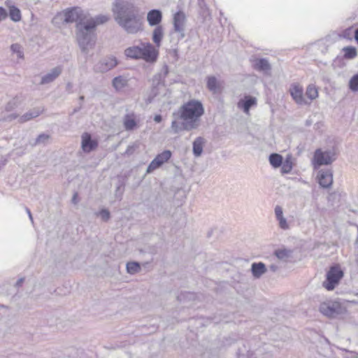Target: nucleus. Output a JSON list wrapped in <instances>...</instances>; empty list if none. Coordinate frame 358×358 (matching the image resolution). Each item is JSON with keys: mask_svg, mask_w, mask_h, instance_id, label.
I'll list each match as a JSON object with an SVG mask.
<instances>
[{"mask_svg": "<svg viewBox=\"0 0 358 358\" xmlns=\"http://www.w3.org/2000/svg\"><path fill=\"white\" fill-rule=\"evenodd\" d=\"M357 243H358V238H357Z\"/></svg>", "mask_w": 358, "mask_h": 358, "instance_id": "56", "label": "nucleus"}, {"mask_svg": "<svg viewBox=\"0 0 358 358\" xmlns=\"http://www.w3.org/2000/svg\"><path fill=\"white\" fill-rule=\"evenodd\" d=\"M269 269L273 272H276L279 269V266L276 264H272L269 266Z\"/></svg>", "mask_w": 358, "mask_h": 358, "instance_id": "47", "label": "nucleus"}, {"mask_svg": "<svg viewBox=\"0 0 358 358\" xmlns=\"http://www.w3.org/2000/svg\"><path fill=\"white\" fill-rule=\"evenodd\" d=\"M306 96L310 101H313L318 96V90L315 85L310 84L307 86Z\"/></svg>", "mask_w": 358, "mask_h": 358, "instance_id": "29", "label": "nucleus"}, {"mask_svg": "<svg viewBox=\"0 0 358 358\" xmlns=\"http://www.w3.org/2000/svg\"><path fill=\"white\" fill-rule=\"evenodd\" d=\"M185 15L182 11L177 12L173 16V28L180 34V38L185 37Z\"/></svg>", "mask_w": 358, "mask_h": 358, "instance_id": "11", "label": "nucleus"}, {"mask_svg": "<svg viewBox=\"0 0 358 358\" xmlns=\"http://www.w3.org/2000/svg\"><path fill=\"white\" fill-rule=\"evenodd\" d=\"M319 184L324 188H329L333 183V171L331 169H321L317 175Z\"/></svg>", "mask_w": 358, "mask_h": 358, "instance_id": "12", "label": "nucleus"}, {"mask_svg": "<svg viewBox=\"0 0 358 358\" xmlns=\"http://www.w3.org/2000/svg\"><path fill=\"white\" fill-rule=\"evenodd\" d=\"M80 108H81V106H80V107H79V108H75V109L73 110V113H76V112L79 111Z\"/></svg>", "mask_w": 358, "mask_h": 358, "instance_id": "53", "label": "nucleus"}, {"mask_svg": "<svg viewBox=\"0 0 358 358\" xmlns=\"http://www.w3.org/2000/svg\"><path fill=\"white\" fill-rule=\"evenodd\" d=\"M292 156L291 155H287L285 161L282 160L281 166V172L282 173H289L292 171L293 168Z\"/></svg>", "mask_w": 358, "mask_h": 358, "instance_id": "27", "label": "nucleus"}, {"mask_svg": "<svg viewBox=\"0 0 358 358\" xmlns=\"http://www.w3.org/2000/svg\"><path fill=\"white\" fill-rule=\"evenodd\" d=\"M98 146L96 141L92 139L91 135L85 133L82 136V149L85 152H90Z\"/></svg>", "mask_w": 358, "mask_h": 358, "instance_id": "13", "label": "nucleus"}, {"mask_svg": "<svg viewBox=\"0 0 358 358\" xmlns=\"http://www.w3.org/2000/svg\"><path fill=\"white\" fill-rule=\"evenodd\" d=\"M10 49L13 52L17 53L18 57H23V52L22 51V47L18 43L13 44Z\"/></svg>", "mask_w": 358, "mask_h": 358, "instance_id": "38", "label": "nucleus"}, {"mask_svg": "<svg viewBox=\"0 0 358 358\" xmlns=\"http://www.w3.org/2000/svg\"><path fill=\"white\" fill-rule=\"evenodd\" d=\"M204 111L203 103L199 100L191 99L183 103L173 113L174 120L171 122V130L174 134H178L182 131L198 129Z\"/></svg>", "mask_w": 358, "mask_h": 358, "instance_id": "1", "label": "nucleus"}, {"mask_svg": "<svg viewBox=\"0 0 358 358\" xmlns=\"http://www.w3.org/2000/svg\"><path fill=\"white\" fill-rule=\"evenodd\" d=\"M165 69H166L165 74H167L168 73V68H167V66H165Z\"/></svg>", "mask_w": 358, "mask_h": 358, "instance_id": "55", "label": "nucleus"}, {"mask_svg": "<svg viewBox=\"0 0 358 358\" xmlns=\"http://www.w3.org/2000/svg\"><path fill=\"white\" fill-rule=\"evenodd\" d=\"M79 99H80V101H83V100L85 99V96H80L79 97Z\"/></svg>", "mask_w": 358, "mask_h": 358, "instance_id": "54", "label": "nucleus"}, {"mask_svg": "<svg viewBox=\"0 0 358 358\" xmlns=\"http://www.w3.org/2000/svg\"><path fill=\"white\" fill-rule=\"evenodd\" d=\"M282 157L277 153H272L269 156V162L274 168L280 167L282 164Z\"/></svg>", "mask_w": 358, "mask_h": 358, "instance_id": "30", "label": "nucleus"}, {"mask_svg": "<svg viewBox=\"0 0 358 358\" xmlns=\"http://www.w3.org/2000/svg\"><path fill=\"white\" fill-rule=\"evenodd\" d=\"M161 166H162V164L159 160H157L156 157H155V159H152L148 165L146 173H150L155 169L159 168Z\"/></svg>", "mask_w": 358, "mask_h": 358, "instance_id": "36", "label": "nucleus"}, {"mask_svg": "<svg viewBox=\"0 0 358 358\" xmlns=\"http://www.w3.org/2000/svg\"><path fill=\"white\" fill-rule=\"evenodd\" d=\"M192 296H193V294H192V293H190V292H187V293H180V294L177 296V299H178L179 301H183L186 297H189V298H191Z\"/></svg>", "mask_w": 358, "mask_h": 358, "instance_id": "43", "label": "nucleus"}, {"mask_svg": "<svg viewBox=\"0 0 358 358\" xmlns=\"http://www.w3.org/2000/svg\"><path fill=\"white\" fill-rule=\"evenodd\" d=\"M222 227H214L208 231L206 237L211 241V243H214L222 237Z\"/></svg>", "mask_w": 358, "mask_h": 358, "instance_id": "19", "label": "nucleus"}, {"mask_svg": "<svg viewBox=\"0 0 358 358\" xmlns=\"http://www.w3.org/2000/svg\"><path fill=\"white\" fill-rule=\"evenodd\" d=\"M24 280H25L24 277H22V278H19L17 280V282H15V287L16 288H19V287H22L23 282H24Z\"/></svg>", "mask_w": 358, "mask_h": 358, "instance_id": "45", "label": "nucleus"}, {"mask_svg": "<svg viewBox=\"0 0 358 358\" xmlns=\"http://www.w3.org/2000/svg\"><path fill=\"white\" fill-rule=\"evenodd\" d=\"M164 37V29L162 26L156 27L152 31V39L157 47H160Z\"/></svg>", "mask_w": 358, "mask_h": 358, "instance_id": "24", "label": "nucleus"}, {"mask_svg": "<svg viewBox=\"0 0 358 358\" xmlns=\"http://www.w3.org/2000/svg\"><path fill=\"white\" fill-rule=\"evenodd\" d=\"M162 120V117L161 115H156L155 117H154V121L157 122V123H159L161 122Z\"/></svg>", "mask_w": 358, "mask_h": 358, "instance_id": "49", "label": "nucleus"}, {"mask_svg": "<svg viewBox=\"0 0 358 358\" xmlns=\"http://www.w3.org/2000/svg\"><path fill=\"white\" fill-rule=\"evenodd\" d=\"M254 68L257 71H264L265 73L271 69V64L268 59L264 58L256 59L254 64Z\"/></svg>", "mask_w": 358, "mask_h": 358, "instance_id": "23", "label": "nucleus"}, {"mask_svg": "<svg viewBox=\"0 0 358 358\" xmlns=\"http://www.w3.org/2000/svg\"><path fill=\"white\" fill-rule=\"evenodd\" d=\"M9 16L14 22H19L21 20V13L19 8L13 6L9 9Z\"/></svg>", "mask_w": 358, "mask_h": 358, "instance_id": "31", "label": "nucleus"}, {"mask_svg": "<svg viewBox=\"0 0 358 358\" xmlns=\"http://www.w3.org/2000/svg\"><path fill=\"white\" fill-rule=\"evenodd\" d=\"M96 215L100 216L104 222H107L110 217V213L107 209H102L96 213Z\"/></svg>", "mask_w": 358, "mask_h": 358, "instance_id": "39", "label": "nucleus"}, {"mask_svg": "<svg viewBox=\"0 0 358 358\" xmlns=\"http://www.w3.org/2000/svg\"><path fill=\"white\" fill-rule=\"evenodd\" d=\"M62 72V67L60 66H56L50 70V72L44 75L41 78L40 82L41 85H45L53 82Z\"/></svg>", "mask_w": 358, "mask_h": 358, "instance_id": "15", "label": "nucleus"}, {"mask_svg": "<svg viewBox=\"0 0 358 358\" xmlns=\"http://www.w3.org/2000/svg\"><path fill=\"white\" fill-rule=\"evenodd\" d=\"M344 52V57L346 59H353L357 56V50L352 46L345 47L343 49Z\"/></svg>", "mask_w": 358, "mask_h": 358, "instance_id": "33", "label": "nucleus"}, {"mask_svg": "<svg viewBox=\"0 0 358 358\" xmlns=\"http://www.w3.org/2000/svg\"><path fill=\"white\" fill-rule=\"evenodd\" d=\"M203 3H204L203 0H199V4L201 7H202Z\"/></svg>", "mask_w": 358, "mask_h": 358, "instance_id": "52", "label": "nucleus"}, {"mask_svg": "<svg viewBox=\"0 0 358 358\" xmlns=\"http://www.w3.org/2000/svg\"><path fill=\"white\" fill-rule=\"evenodd\" d=\"M171 152L170 150H164L162 153L157 155L155 157L159 160L162 165L169 161L171 157Z\"/></svg>", "mask_w": 358, "mask_h": 358, "instance_id": "35", "label": "nucleus"}, {"mask_svg": "<svg viewBox=\"0 0 358 358\" xmlns=\"http://www.w3.org/2000/svg\"><path fill=\"white\" fill-rule=\"evenodd\" d=\"M266 271V265L262 262H254L251 265V272L255 278H259Z\"/></svg>", "mask_w": 358, "mask_h": 358, "instance_id": "18", "label": "nucleus"}, {"mask_svg": "<svg viewBox=\"0 0 358 358\" xmlns=\"http://www.w3.org/2000/svg\"><path fill=\"white\" fill-rule=\"evenodd\" d=\"M147 20L148 24L151 27L160 26L159 24L162 20V13L160 10L152 9L147 14Z\"/></svg>", "mask_w": 358, "mask_h": 358, "instance_id": "14", "label": "nucleus"}, {"mask_svg": "<svg viewBox=\"0 0 358 358\" xmlns=\"http://www.w3.org/2000/svg\"><path fill=\"white\" fill-rule=\"evenodd\" d=\"M141 45L131 46L124 50L125 55L132 59H141Z\"/></svg>", "mask_w": 358, "mask_h": 358, "instance_id": "22", "label": "nucleus"}, {"mask_svg": "<svg viewBox=\"0 0 358 358\" xmlns=\"http://www.w3.org/2000/svg\"><path fill=\"white\" fill-rule=\"evenodd\" d=\"M25 210L27 212V213L28 214V216L31 222V223H34V219H33V217H32V214L31 213V210H29V208L26 207L25 208Z\"/></svg>", "mask_w": 358, "mask_h": 358, "instance_id": "48", "label": "nucleus"}, {"mask_svg": "<svg viewBox=\"0 0 358 358\" xmlns=\"http://www.w3.org/2000/svg\"><path fill=\"white\" fill-rule=\"evenodd\" d=\"M133 149V147L131 146H129L126 150V153L127 154H131V150Z\"/></svg>", "mask_w": 358, "mask_h": 358, "instance_id": "51", "label": "nucleus"}, {"mask_svg": "<svg viewBox=\"0 0 358 358\" xmlns=\"http://www.w3.org/2000/svg\"><path fill=\"white\" fill-rule=\"evenodd\" d=\"M349 87L353 92L358 91V73L354 75L349 81Z\"/></svg>", "mask_w": 358, "mask_h": 358, "instance_id": "37", "label": "nucleus"}, {"mask_svg": "<svg viewBox=\"0 0 358 358\" xmlns=\"http://www.w3.org/2000/svg\"><path fill=\"white\" fill-rule=\"evenodd\" d=\"M77 196H78V194L77 193H75L73 196V198H72V202L74 203V204H76L78 203V201H77Z\"/></svg>", "mask_w": 358, "mask_h": 358, "instance_id": "50", "label": "nucleus"}, {"mask_svg": "<svg viewBox=\"0 0 358 358\" xmlns=\"http://www.w3.org/2000/svg\"><path fill=\"white\" fill-rule=\"evenodd\" d=\"M257 104V99L252 96H245L238 103V106L242 108L245 113H248L251 107Z\"/></svg>", "mask_w": 358, "mask_h": 358, "instance_id": "16", "label": "nucleus"}, {"mask_svg": "<svg viewBox=\"0 0 358 358\" xmlns=\"http://www.w3.org/2000/svg\"><path fill=\"white\" fill-rule=\"evenodd\" d=\"M108 20V15H99L95 18H87L85 24H76L77 41L83 53L87 55L90 50L94 48L96 43L94 29L97 25L104 24Z\"/></svg>", "mask_w": 358, "mask_h": 358, "instance_id": "3", "label": "nucleus"}, {"mask_svg": "<svg viewBox=\"0 0 358 358\" xmlns=\"http://www.w3.org/2000/svg\"><path fill=\"white\" fill-rule=\"evenodd\" d=\"M289 92L292 98L298 105H308L310 103V101L305 99L303 89L299 84L294 83L291 85Z\"/></svg>", "mask_w": 358, "mask_h": 358, "instance_id": "9", "label": "nucleus"}, {"mask_svg": "<svg viewBox=\"0 0 358 358\" xmlns=\"http://www.w3.org/2000/svg\"><path fill=\"white\" fill-rule=\"evenodd\" d=\"M337 158V154L334 149L322 151L317 149L314 153L313 161L315 166L329 165Z\"/></svg>", "mask_w": 358, "mask_h": 358, "instance_id": "6", "label": "nucleus"}, {"mask_svg": "<svg viewBox=\"0 0 358 358\" xmlns=\"http://www.w3.org/2000/svg\"><path fill=\"white\" fill-rule=\"evenodd\" d=\"M292 251L287 250L285 248L281 250H277L275 251V255L279 259L286 260L291 256Z\"/></svg>", "mask_w": 358, "mask_h": 358, "instance_id": "32", "label": "nucleus"}, {"mask_svg": "<svg viewBox=\"0 0 358 358\" xmlns=\"http://www.w3.org/2000/svg\"><path fill=\"white\" fill-rule=\"evenodd\" d=\"M112 85L115 90L120 91L127 85V80L124 76H119L113 79Z\"/></svg>", "mask_w": 358, "mask_h": 358, "instance_id": "26", "label": "nucleus"}, {"mask_svg": "<svg viewBox=\"0 0 358 358\" xmlns=\"http://www.w3.org/2000/svg\"><path fill=\"white\" fill-rule=\"evenodd\" d=\"M204 144L205 139L203 137L199 136L195 138L192 145V152L194 157H199L201 155Z\"/></svg>", "mask_w": 358, "mask_h": 358, "instance_id": "20", "label": "nucleus"}, {"mask_svg": "<svg viewBox=\"0 0 358 358\" xmlns=\"http://www.w3.org/2000/svg\"><path fill=\"white\" fill-rule=\"evenodd\" d=\"M112 12L115 22L127 34H136L143 30V16L133 3L124 0H115Z\"/></svg>", "mask_w": 358, "mask_h": 358, "instance_id": "2", "label": "nucleus"}, {"mask_svg": "<svg viewBox=\"0 0 358 358\" xmlns=\"http://www.w3.org/2000/svg\"><path fill=\"white\" fill-rule=\"evenodd\" d=\"M64 20L66 23L77 22V24L82 23L85 24L87 20V15L84 13L83 10L79 7H73L68 8L64 11Z\"/></svg>", "mask_w": 358, "mask_h": 358, "instance_id": "7", "label": "nucleus"}, {"mask_svg": "<svg viewBox=\"0 0 358 358\" xmlns=\"http://www.w3.org/2000/svg\"><path fill=\"white\" fill-rule=\"evenodd\" d=\"M343 275L344 273L338 264L331 266L326 274V280L322 283L323 287L328 291L334 289Z\"/></svg>", "mask_w": 358, "mask_h": 358, "instance_id": "4", "label": "nucleus"}, {"mask_svg": "<svg viewBox=\"0 0 358 358\" xmlns=\"http://www.w3.org/2000/svg\"><path fill=\"white\" fill-rule=\"evenodd\" d=\"M320 312L329 318H336L346 312V309L338 301H328L320 303Z\"/></svg>", "mask_w": 358, "mask_h": 358, "instance_id": "5", "label": "nucleus"}, {"mask_svg": "<svg viewBox=\"0 0 358 358\" xmlns=\"http://www.w3.org/2000/svg\"><path fill=\"white\" fill-rule=\"evenodd\" d=\"M43 112V109L40 108H35L30 110L29 112L26 113L23 115H22L20 118V122H27L34 117L39 116Z\"/></svg>", "mask_w": 358, "mask_h": 358, "instance_id": "25", "label": "nucleus"}, {"mask_svg": "<svg viewBox=\"0 0 358 358\" xmlns=\"http://www.w3.org/2000/svg\"><path fill=\"white\" fill-rule=\"evenodd\" d=\"M72 88H73V84L70 82L67 83L66 85V90L68 92V93L71 94L73 92Z\"/></svg>", "mask_w": 358, "mask_h": 358, "instance_id": "46", "label": "nucleus"}, {"mask_svg": "<svg viewBox=\"0 0 358 358\" xmlns=\"http://www.w3.org/2000/svg\"><path fill=\"white\" fill-rule=\"evenodd\" d=\"M355 31H353L352 28H348L343 31L342 36L345 38L351 39L352 34Z\"/></svg>", "mask_w": 358, "mask_h": 358, "instance_id": "41", "label": "nucleus"}, {"mask_svg": "<svg viewBox=\"0 0 358 358\" xmlns=\"http://www.w3.org/2000/svg\"><path fill=\"white\" fill-rule=\"evenodd\" d=\"M50 136L46 134H41L38 136V137L36 138L34 143H32V146H36L37 145L43 144L45 145L48 140L50 139Z\"/></svg>", "mask_w": 358, "mask_h": 358, "instance_id": "34", "label": "nucleus"}, {"mask_svg": "<svg viewBox=\"0 0 358 358\" xmlns=\"http://www.w3.org/2000/svg\"><path fill=\"white\" fill-rule=\"evenodd\" d=\"M207 88L213 94H216L220 91L221 84L215 76L207 77Z\"/></svg>", "mask_w": 358, "mask_h": 358, "instance_id": "21", "label": "nucleus"}, {"mask_svg": "<svg viewBox=\"0 0 358 358\" xmlns=\"http://www.w3.org/2000/svg\"><path fill=\"white\" fill-rule=\"evenodd\" d=\"M277 220L278 221L279 227L280 229L283 230H287L289 229V226L284 216L279 217L277 219Z\"/></svg>", "mask_w": 358, "mask_h": 358, "instance_id": "40", "label": "nucleus"}, {"mask_svg": "<svg viewBox=\"0 0 358 358\" xmlns=\"http://www.w3.org/2000/svg\"><path fill=\"white\" fill-rule=\"evenodd\" d=\"M141 59L147 62H156L158 57V50L150 43H141Z\"/></svg>", "mask_w": 358, "mask_h": 358, "instance_id": "8", "label": "nucleus"}, {"mask_svg": "<svg viewBox=\"0 0 358 358\" xmlns=\"http://www.w3.org/2000/svg\"><path fill=\"white\" fill-rule=\"evenodd\" d=\"M117 65V59L115 57H108L100 60L94 66V69L96 72L104 73L115 68Z\"/></svg>", "mask_w": 358, "mask_h": 358, "instance_id": "10", "label": "nucleus"}, {"mask_svg": "<svg viewBox=\"0 0 358 358\" xmlns=\"http://www.w3.org/2000/svg\"><path fill=\"white\" fill-rule=\"evenodd\" d=\"M127 272L134 275L141 271V264L138 262H129L126 265Z\"/></svg>", "mask_w": 358, "mask_h": 358, "instance_id": "28", "label": "nucleus"}, {"mask_svg": "<svg viewBox=\"0 0 358 358\" xmlns=\"http://www.w3.org/2000/svg\"><path fill=\"white\" fill-rule=\"evenodd\" d=\"M123 124L127 131L134 130L137 124L136 115L134 113L126 114L123 117Z\"/></svg>", "mask_w": 358, "mask_h": 358, "instance_id": "17", "label": "nucleus"}, {"mask_svg": "<svg viewBox=\"0 0 358 358\" xmlns=\"http://www.w3.org/2000/svg\"><path fill=\"white\" fill-rule=\"evenodd\" d=\"M8 16V13L3 7H0V22H1L3 20L6 19Z\"/></svg>", "mask_w": 358, "mask_h": 358, "instance_id": "44", "label": "nucleus"}, {"mask_svg": "<svg viewBox=\"0 0 358 358\" xmlns=\"http://www.w3.org/2000/svg\"><path fill=\"white\" fill-rule=\"evenodd\" d=\"M275 215L276 220L278 219L279 217L283 216V211H282V208L281 206H276L275 207Z\"/></svg>", "mask_w": 358, "mask_h": 358, "instance_id": "42", "label": "nucleus"}]
</instances>
